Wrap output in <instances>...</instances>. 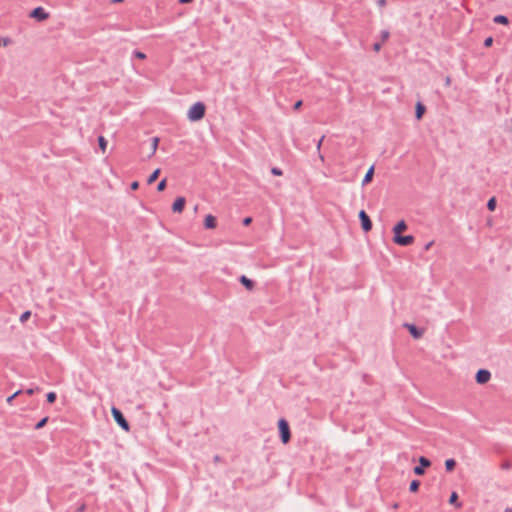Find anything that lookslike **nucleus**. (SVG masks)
Returning <instances> with one entry per match:
<instances>
[{"instance_id": "393cba45", "label": "nucleus", "mask_w": 512, "mask_h": 512, "mask_svg": "<svg viewBox=\"0 0 512 512\" xmlns=\"http://www.w3.org/2000/svg\"><path fill=\"white\" fill-rule=\"evenodd\" d=\"M167 184L166 178L162 179L157 185V191L162 192L165 190Z\"/></svg>"}, {"instance_id": "c9c22d12", "label": "nucleus", "mask_w": 512, "mask_h": 512, "mask_svg": "<svg viewBox=\"0 0 512 512\" xmlns=\"http://www.w3.org/2000/svg\"><path fill=\"white\" fill-rule=\"evenodd\" d=\"M386 3H387V0H378L377 1V5L380 7V8H383L386 6Z\"/></svg>"}, {"instance_id": "bb28decb", "label": "nucleus", "mask_w": 512, "mask_h": 512, "mask_svg": "<svg viewBox=\"0 0 512 512\" xmlns=\"http://www.w3.org/2000/svg\"><path fill=\"white\" fill-rule=\"evenodd\" d=\"M31 316V312L30 311H25L21 316H20V321L22 323L26 322Z\"/></svg>"}, {"instance_id": "aec40b11", "label": "nucleus", "mask_w": 512, "mask_h": 512, "mask_svg": "<svg viewBox=\"0 0 512 512\" xmlns=\"http://www.w3.org/2000/svg\"><path fill=\"white\" fill-rule=\"evenodd\" d=\"M420 486L419 480H412L409 486L410 492H417Z\"/></svg>"}, {"instance_id": "f03ea898", "label": "nucleus", "mask_w": 512, "mask_h": 512, "mask_svg": "<svg viewBox=\"0 0 512 512\" xmlns=\"http://www.w3.org/2000/svg\"><path fill=\"white\" fill-rule=\"evenodd\" d=\"M278 428L282 443L287 444L291 439V433L288 422L283 418L280 419L278 421Z\"/></svg>"}, {"instance_id": "a211bd4d", "label": "nucleus", "mask_w": 512, "mask_h": 512, "mask_svg": "<svg viewBox=\"0 0 512 512\" xmlns=\"http://www.w3.org/2000/svg\"><path fill=\"white\" fill-rule=\"evenodd\" d=\"M456 466V461L454 459H447L445 461V468H446V471L448 472H451L454 470Z\"/></svg>"}, {"instance_id": "2eb2a0df", "label": "nucleus", "mask_w": 512, "mask_h": 512, "mask_svg": "<svg viewBox=\"0 0 512 512\" xmlns=\"http://www.w3.org/2000/svg\"><path fill=\"white\" fill-rule=\"evenodd\" d=\"M424 112H425V106L421 102H418L416 104V111H415L416 118L418 120L421 119L423 114H424Z\"/></svg>"}, {"instance_id": "58836bf2", "label": "nucleus", "mask_w": 512, "mask_h": 512, "mask_svg": "<svg viewBox=\"0 0 512 512\" xmlns=\"http://www.w3.org/2000/svg\"><path fill=\"white\" fill-rule=\"evenodd\" d=\"M324 138H325V136H322L320 138V140L318 141V143H317V150L318 151H320V148H321V145H322V142H323Z\"/></svg>"}, {"instance_id": "c85d7f7f", "label": "nucleus", "mask_w": 512, "mask_h": 512, "mask_svg": "<svg viewBox=\"0 0 512 512\" xmlns=\"http://www.w3.org/2000/svg\"><path fill=\"white\" fill-rule=\"evenodd\" d=\"M271 173L275 176H282L283 175V172L280 168L278 167H273L271 168Z\"/></svg>"}, {"instance_id": "423d86ee", "label": "nucleus", "mask_w": 512, "mask_h": 512, "mask_svg": "<svg viewBox=\"0 0 512 512\" xmlns=\"http://www.w3.org/2000/svg\"><path fill=\"white\" fill-rule=\"evenodd\" d=\"M393 241L400 246H409L414 242V236L412 235H397L394 236Z\"/></svg>"}, {"instance_id": "a878e982", "label": "nucleus", "mask_w": 512, "mask_h": 512, "mask_svg": "<svg viewBox=\"0 0 512 512\" xmlns=\"http://www.w3.org/2000/svg\"><path fill=\"white\" fill-rule=\"evenodd\" d=\"M56 393L55 392H49L47 395H46V399H47V402L48 403H54L55 400H56Z\"/></svg>"}, {"instance_id": "1a4fd4ad", "label": "nucleus", "mask_w": 512, "mask_h": 512, "mask_svg": "<svg viewBox=\"0 0 512 512\" xmlns=\"http://www.w3.org/2000/svg\"><path fill=\"white\" fill-rule=\"evenodd\" d=\"M186 200L184 197H178L172 205V211L174 213H181L184 210Z\"/></svg>"}, {"instance_id": "0eeeda50", "label": "nucleus", "mask_w": 512, "mask_h": 512, "mask_svg": "<svg viewBox=\"0 0 512 512\" xmlns=\"http://www.w3.org/2000/svg\"><path fill=\"white\" fill-rule=\"evenodd\" d=\"M490 378H491V373H490V371H488L486 369L478 370L476 373V376H475V380L478 384H485L490 380Z\"/></svg>"}, {"instance_id": "79ce46f5", "label": "nucleus", "mask_w": 512, "mask_h": 512, "mask_svg": "<svg viewBox=\"0 0 512 512\" xmlns=\"http://www.w3.org/2000/svg\"><path fill=\"white\" fill-rule=\"evenodd\" d=\"M433 243H434L433 241H430L429 243H427V244L425 245L424 249H425L426 251H428V250L431 248V246L433 245Z\"/></svg>"}, {"instance_id": "473e14b6", "label": "nucleus", "mask_w": 512, "mask_h": 512, "mask_svg": "<svg viewBox=\"0 0 512 512\" xmlns=\"http://www.w3.org/2000/svg\"><path fill=\"white\" fill-rule=\"evenodd\" d=\"M381 37L383 41H386L389 38V32L384 30L381 32Z\"/></svg>"}, {"instance_id": "09e8293b", "label": "nucleus", "mask_w": 512, "mask_h": 512, "mask_svg": "<svg viewBox=\"0 0 512 512\" xmlns=\"http://www.w3.org/2000/svg\"><path fill=\"white\" fill-rule=\"evenodd\" d=\"M505 512H512V508H506Z\"/></svg>"}, {"instance_id": "2f4dec72", "label": "nucleus", "mask_w": 512, "mask_h": 512, "mask_svg": "<svg viewBox=\"0 0 512 512\" xmlns=\"http://www.w3.org/2000/svg\"><path fill=\"white\" fill-rule=\"evenodd\" d=\"M493 44V38L492 37H488L484 40V46L485 47H490L492 46Z\"/></svg>"}, {"instance_id": "c756f323", "label": "nucleus", "mask_w": 512, "mask_h": 512, "mask_svg": "<svg viewBox=\"0 0 512 512\" xmlns=\"http://www.w3.org/2000/svg\"><path fill=\"white\" fill-rule=\"evenodd\" d=\"M501 468L504 469V470H509L512 468V462L510 461H504L502 462L501 464Z\"/></svg>"}, {"instance_id": "f257e3e1", "label": "nucleus", "mask_w": 512, "mask_h": 512, "mask_svg": "<svg viewBox=\"0 0 512 512\" xmlns=\"http://www.w3.org/2000/svg\"><path fill=\"white\" fill-rule=\"evenodd\" d=\"M206 107L202 102H196L193 104L188 111V118L191 121H199L205 115Z\"/></svg>"}, {"instance_id": "a19ab883", "label": "nucleus", "mask_w": 512, "mask_h": 512, "mask_svg": "<svg viewBox=\"0 0 512 512\" xmlns=\"http://www.w3.org/2000/svg\"><path fill=\"white\" fill-rule=\"evenodd\" d=\"M36 390H38V388H36ZM34 392H35V389H33V388H29L26 390V394H28V395H32V394H34Z\"/></svg>"}, {"instance_id": "ea45409f", "label": "nucleus", "mask_w": 512, "mask_h": 512, "mask_svg": "<svg viewBox=\"0 0 512 512\" xmlns=\"http://www.w3.org/2000/svg\"><path fill=\"white\" fill-rule=\"evenodd\" d=\"M451 85V77L450 76H446L445 78V86H450Z\"/></svg>"}, {"instance_id": "4c0bfd02", "label": "nucleus", "mask_w": 512, "mask_h": 512, "mask_svg": "<svg viewBox=\"0 0 512 512\" xmlns=\"http://www.w3.org/2000/svg\"><path fill=\"white\" fill-rule=\"evenodd\" d=\"M381 49V43H375L373 45V50L376 51V52H379Z\"/></svg>"}, {"instance_id": "8fccbe9b", "label": "nucleus", "mask_w": 512, "mask_h": 512, "mask_svg": "<svg viewBox=\"0 0 512 512\" xmlns=\"http://www.w3.org/2000/svg\"><path fill=\"white\" fill-rule=\"evenodd\" d=\"M393 508H395V509H396V508H398V504H397V503H395V504L393 505Z\"/></svg>"}, {"instance_id": "9d476101", "label": "nucleus", "mask_w": 512, "mask_h": 512, "mask_svg": "<svg viewBox=\"0 0 512 512\" xmlns=\"http://www.w3.org/2000/svg\"><path fill=\"white\" fill-rule=\"evenodd\" d=\"M404 327H406L410 334L415 338V339H419L422 337L423 335V331L418 329L415 325L413 324H408V323H405L404 324Z\"/></svg>"}, {"instance_id": "6ab92c4d", "label": "nucleus", "mask_w": 512, "mask_h": 512, "mask_svg": "<svg viewBox=\"0 0 512 512\" xmlns=\"http://www.w3.org/2000/svg\"><path fill=\"white\" fill-rule=\"evenodd\" d=\"M449 503L456 505V507H461V503L458 502V494L456 492L451 493Z\"/></svg>"}, {"instance_id": "de8ad7c7", "label": "nucleus", "mask_w": 512, "mask_h": 512, "mask_svg": "<svg viewBox=\"0 0 512 512\" xmlns=\"http://www.w3.org/2000/svg\"><path fill=\"white\" fill-rule=\"evenodd\" d=\"M9 43V39H4V45H7Z\"/></svg>"}, {"instance_id": "ddd939ff", "label": "nucleus", "mask_w": 512, "mask_h": 512, "mask_svg": "<svg viewBox=\"0 0 512 512\" xmlns=\"http://www.w3.org/2000/svg\"><path fill=\"white\" fill-rule=\"evenodd\" d=\"M407 229V224L404 220H400L393 228L394 236L400 235Z\"/></svg>"}, {"instance_id": "c03bdc74", "label": "nucleus", "mask_w": 512, "mask_h": 512, "mask_svg": "<svg viewBox=\"0 0 512 512\" xmlns=\"http://www.w3.org/2000/svg\"><path fill=\"white\" fill-rule=\"evenodd\" d=\"M192 1H193V0H179V2H180L181 4L190 3V2H192Z\"/></svg>"}, {"instance_id": "9b49d317", "label": "nucleus", "mask_w": 512, "mask_h": 512, "mask_svg": "<svg viewBox=\"0 0 512 512\" xmlns=\"http://www.w3.org/2000/svg\"><path fill=\"white\" fill-rule=\"evenodd\" d=\"M216 225H217L216 218L213 215L208 214L204 220L205 228L206 229H214V228H216Z\"/></svg>"}, {"instance_id": "e433bc0d", "label": "nucleus", "mask_w": 512, "mask_h": 512, "mask_svg": "<svg viewBox=\"0 0 512 512\" xmlns=\"http://www.w3.org/2000/svg\"><path fill=\"white\" fill-rule=\"evenodd\" d=\"M252 222L251 217H246L243 219V225L248 226Z\"/></svg>"}, {"instance_id": "5701e85b", "label": "nucleus", "mask_w": 512, "mask_h": 512, "mask_svg": "<svg viewBox=\"0 0 512 512\" xmlns=\"http://www.w3.org/2000/svg\"><path fill=\"white\" fill-rule=\"evenodd\" d=\"M49 418L46 416L44 418H42L36 425H35V429L36 430H39L41 428H43L46 423L48 422Z\"/></svg>"}, {"instance_id": "f8f14e48", "label": "nucleus", "mask_w": 512, "mask_h": 512, "mask_svg": "<svg viewBox=\"0 0 512 512\" xmlns=\"http://www.w3.org/2000/svg\"><path fill=\"white\" fill-rule=\"evenodd\" d=\"M239 281L247 290L251 291L254 289V282L245 275L240 276Z\"/></svg>"}, {"instance_id": "4468645a", "label": "nucleus", "mask_w": 512, "mask_h": 512, "mask_svg": "<svg viewBox=\"0 0 512 512\" xmlns=\"http://www.w3.org/2000/svg\"><path fill=\"white\" fill-rule=\"evenodd\" d=\"M373 175H374V166H371L363 178L362 185H366V184L370 183L373 179Z\"/></svg>"}, {"instance_id": "39448f33", "label": "nucleus", "mask_w": 512, "mask_h": 512, "mask_svg": "<svg viewBox=\"0 0 512 512\" xmlns=\"http://www.w3.org/2000/svg\"><path fill=\"white\" fill-rule=\"evenodd\" d=\"M359 219L361 221V227L363 231L369 232L372 229V221L364 210L359 212Z\"/></svg>"}, {"instance_id": "37998d69", "label": "nucleus", "mask_w": 512, "mask_h": 512, "mask_svg": "<svg viewBox=\"0 0 512 512\" xmlns=\"http://www.w3.org/2000/svg\"><path fill=\"white\" fill-rule=\"evenodd\" d=\"M85 510V505H81L78 509H77V512H83Z\"/></svg>"}, {"instance_id": "b1692460", "label": "nucleus", "mask_w": 512, "mask_h": 512, "mask_svg": "<svg viewBox=\"0 0 512 512\" xmlns=\"http://www.w3.org/2000/svg\"><path fill=\"white\" fill-rule=\"evenodd\" d=\"M158 144H159V138L158 137H153L152 138V145H151V148H152V152L151 154L153 155L157 148H158Z\"/></svg>"}, {"instance_id": "f704fd0d", "label": "nucleus", "mask_w": 512, "mask_h": 512, "mask_svg": "<svg viewBox=\"0 0 512 512\" xmlns=\"http://www.w3.org/2000/svg\"><path fill=\"white\" fill-rule=\"evenodd\" d=\"M303 102L302 100H298L297 102H295L293 108L294 110H298L301 106H302Z\"/></svg>"}, {"instance_id": "4be33fe9", "label": "nucleus", "mask_w": 512, "mask_h": 512, "mask_svg": "<svg viewBox=\"0 0 512 512\" xmlns=\"http://www.w3.org/2000/svg\"><path fill=\"white\" fill-rule=\"evenodd\" d=\"M487 208L489 211H494L496 208V198L492 197L487 202Z\"/></svg>"}, {"instance_id": "f3484780", "label": "nucleus", "mask_w": 512, "mask_h": 512, "mask_svg": "<svg viewBox=\"0 0 512 512\" xmlns=\"http://www.w3.org/2000/svg\"><path fill=\"white\" fill-rule=\"evenodd\" d=\"M159 174H160V169L157 168L156 170L153 171V173L148 177L147 179V183L150 185L152 183H154L157 178L159 177Z\"/></svg>"}, {"instance_id": "cd10ccee", "label": "nucleus", "mask_w": 512, "mask_h": 512, "mask_svg": "<svg viewBox=\"0 0 512 512\" xmlns=\"http://www.w3.org/2000/svg\"><path fill=\"white\" fill-rule=\"evenodd\" d=\"M22 393L21 390H18L16 391L13 395L9 396L7 399H6V402L11 405L12 404V401L15 397H17L18 395H20Z\"/></svg>"}, {"instance_id": "7c9ffc66", "label": "nucleus", "mask_w": 512, "mask_h": 512, "mask_svg": "<svg viewBox=\"0 0 512 512\" xmlns=\"http://www.w3.org/2000/svg\"><path fill=\"white\" fill-rule=\"evenodd\" d=\"M134 56L141 60H144L146 58V54L141 51H135Z\"/></svg>"}, {"instance_id": "6e6552de", "label": "nucleus", "mask_w": 512, "mask_h": 512, "mask_svg": "<svg viewBox=\"0 0 512 512\" xmlns=\"http://www.w3.org/2000/svg\"><path fill=\"white\" fill-rule=\"evenodd\" d=\"M30 17L35 18L38 21H44L48 19L49 14L42 7H37L31 11Z\"/></svg>"}, {"instance_id": "412c9836", "label": "nucleus", "mask_w": 512, "mask_h": 512, "mask_svg": "<svg viewBox=\"0 0 512 512\" xmlns=\"http://www.w3.org/2000/svg\"><path fill=\"white\" fill-rule=\"evenodd\" d=\"M98 144L102 152H105L107 147V140L103 136L98 137Z\"/></svg>"}, {"instance_id": "72a5a7b5", "label": "nucleus", "mask_w": 512, "mask_h": 512, "mask_svg": "<svg viewBox=\"0 0 512 512\" xmlns=\"http://www.w3.org/2000/svg\"><path fill=\"white\" fill-rule=\"evenodd\" d=\"M130 188L132 190H137L139 188V182L138 181L132 182L131 185H130Z\"/></svg>"}, {"instance_id": "dca6fc26", "label": "nucleus", "mask_w": 512, "mask_h": 512, "mask_svg": "<svg viewBox=\"0 0 512 512\" xmlns=\"http://www.w3.org/2000/svg\"><path fill=\"white\" fill-rule=\"evenodd\" d=\"M493 21L497 24H503V25H507L509 23L508 18L504 15L495 16Z\"/></svg>"}, {"instance_id": "49530a36", "label": "nucleus", "mask_w": 512, "mask_h": 512, "mask_svg": "<svg viewBox=\"0 0 512 512\" xmlns=\"http://www.w3.org/2000/svg\"><path fill=\"white\" fill-rule=\"evenodd\" d=\"M124 0H112L113 3H120V2H123Z\"/></svg>"}, {"instance_id": "a18cd8bd", "label": "nucleus", "mask_w": 512, "mask_h": 512, "mask_svg": "<svg viewBox=\"0 0 512 512\" xmlns=\"http://www.w3.org/2000/svg\"><path fill=\"white\" fill-rule=\"evenodd\" d=\"M319 158L322 162L324 161V156L321 153H319Z\"/></svg>"}, {"instance_id": "20e7f679", "label": "nucleus", "mask_w": 512, "mask_h": 512, "mask_svg": "<svg viewBox=\"0 0 512 512\" xmlns=\"http://www.w3.org/2000/svg\"><path fill=\"white\" fill-rule=\"evenodd\" d=\"M419 466H415L413 468V472L416 474V475H423L425 473V468H428L431 466V461L424 457V456H421L419 457Z\"/></svg>"}, {"instance_id": "7ed1b4c3", "label": "nucleus", "mask_w": 512, "mask_h": 512, "mask_svg": "<svg viewBox=\"0 0 512 512\" xmlns=\"http://www.w3.org/2000/svg\"><path fill=\"white\" fill-rule=\"evenodd\" d=\"M112 416L115 422L125 431L130 430V425L128 421L125 419L123 413L116 407H112L111 409Z\"/></svg>"}]
</instances>
